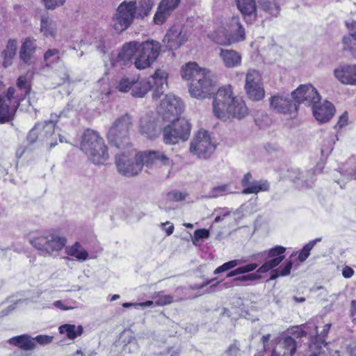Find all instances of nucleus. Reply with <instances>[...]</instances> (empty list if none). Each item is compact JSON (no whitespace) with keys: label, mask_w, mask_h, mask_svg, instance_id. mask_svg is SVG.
I'll return each mask as SVG.
<instances>
[{"label":"nucleus","mask_w":356,"mask_h":356,"mask_svg":"<svg viewBox=\"0 0 356 356\" xmlns=\"http://www.w3.org/2000/svg\"><path fill=\"white\" fill-rule=\"evenodd\" d=\"M169 158L160 151H148L136 154L134 152L122 153L115 157V164L118 172L127 177H134L141 171L145 165L153 166L168 165Z\"/></svg>","instance_id":"f257e3e1"},{"label":"nucleus","mask_w":356,"mask_h":356,"mask_svg":"<svg viewBox=\"0 0 356 356\" xmlns=\"http://www.w3.org/2000/svg\"><path fill=\"white\" fill-rule=\"evenodd\" d=\"M153 0H124L121 2L112 17V26L115 31L122 33L134 23L136 19H143L149 15Z\"/></svg>","instance_id":"f03ea898"},{"label":"nucleus","mask_w":356,"mask_h":356,"mask_svg":"<svg viewBox=\"0 0 356 356\" xmlns=\"http://www.w3.org/2000/svg\"><path fill=\"white\" fill-rule=\"evenodd\" d=\"M213 111L217 118L224 121L231 117L240 120L248 113L245 102L241 97L234 96L230 86L218 90L213 102Z\"/></svg>","instance_id":"7ed1b4c3"},{"label":"nucleus","mask_w":356,"mask_h":356,"mask_svg":"<svg viewBox=\"0 0 356 356\" xmlns=\"http://www.w3.org/2000/svg\"><path fill=\"white\" fill-rule=\"evenodd\" d=\"M181 78L191 81L189 92L195 98L204 99L214 93L215 82L209 70L202 69L195 62H189L181 67Z\"/></svg>","instance_id":"20e7f679"},{"label":"nucleus","mask_w":356,"mask_h":356,"mask_svg":"<svg viewBox=\"0 0 356 356\" xmlns=\"http://www.w3.org/2000/svg\"><path fill=\"white\" fill-rule=\"evenodd\" d=\"M168 74L163 70H156L153 75L147 79L135 80L132 79L131 95L135 97H143L149 90H152V98L159 99L168 87Z\"/></svg>","instance_id":"39448f33"},{"label":"nucleus","mask_w":356,"mask_h":356,"mask_svg":"<svg viewBox=\"0 0 356 356\" xmlns=\"http://www.w3.org/2000/svg\"><path fill=\"white\" fill-rule=\"evenodd\" d=\"M81 149L95 165H102L108 159L107 146L99 134L92 130L86 131L82 136Z\"/></svg>","instance_id":"423d86ee"},{"label":"nucleus","mask_w":356,"mask_h":356,"mask_svg":"<svg viewBox=\"0 0 356 356\" xmlns=\"http://www.w3.org/2000/svg\"><path fill=\"white\" fill-rule=\"evenodd\" d=\"M132 122V117L128 113L118 118L107 133L109 143L119 149L127 147L129 145V129Z\"/></svg>","instance_id":"0eeeda50"},{"label":"nucleus","mask_w":356,"mask_h":356,"mask_svg":"<svg viewBox=\"0 0 356 356\" xmlns=\"http://www.w3.org/2000/svg\"><path fill=\"white\" fill-rule=\"evenodd\" d=\"M29 243L38 251L40 255L49 257L54 252L61 250L65 245L66 239L54 233L45 232L30 236Z\"/></svg>","instance_id":"6e6552de"},{"label":"nucleus","mask_w":356,"mask_h":356,"mask_svg":"<svg viewBox=\"0 0 356 356\" xmlns=\"http://www.w3.org/2000/svg\"><path fill=\"white\" fill-rule=\"evenodd\" d=\"M137 56L135 57V66L138 69H145L151 65L158 58L161 45L155 40L138 42Z\"/></svg>","instance_id":"1a4fd4ad"},{"label":"nucleus","mask_w":356,"mask_h":356,"mask_svg":"<svg viewBox=\"0 0 356 356\" xmlns=\"http://www.w3.org/2000/svg\"><path fill=\"white\" fill-rule=\"evenodd\" d=\"M170 124L163 129V140L165 144L174 145L179 140H187L191 134V126L186 119L169 121Z\"/></svg>","instance_id":"9d476101"},{"label":"nucleus","mask_w":356,"mask_h":356,"mask_svg":"<svg viewBox=\"0 0 356 356\" xmlns=\"http://www.w3.org/2000/svg\"><path fill=\"white\" fill-rule=\"evenodd\" d=\"M285 251V248L277 245L268 250L252 254L250 260L264 262L258 268L257 273H265L279 266L284 259Z\"/></svg>","instance_id":"9b49d317"},{"label":"nucleus","mask_w":356,"mask_h":356,"mask_svg":"<svg viewBox=\"0 0 356 356\" xmlns=\"http://www.w3.org/2000/svg\"><path fill=\"white\" fill-rule=\"evenodd\" d=\"M216 149L207 131L200 130L191 142L190 152L199 159L209 158Z\"/></svg>","instance_id":"f8f14e48"},{"label":"nucleus","mask_w":356,"mask_h":356,"mask_svg":"<svg viewBox=\"0 0 356 356\" xmlns=\"http://www.w3.org/2000/svg\"><path fill=\"white\" fill-rule=\"evenodd\" d=\"M183 110L184 105L181 99L173 95L168 94L161 100L159 112L164 120L175 121L182 119L179 116Z\"/></svg>","instance_id":"ddd939ff"},{"label":"nucleus","mask_w":356,"mask_h":356,"mask_svg":"<svg viewBox=\"0 0 356 356\" xmlns=\"http://www.w3.org/2000/svg\"><path fill=\"white\" fill-rule=\"evenodd\" d=\"M291 97L297 107L300 104L312 106L314 104H318L321 98L317 90L312 84L300 85L291 92Z\"/></svg>","instance_id":"4468645a"},{"label":"nucleus","mask_w":356,"mask_h":356,"mask_svg":"<svg viewBox=\"0 0 356 356\" xmlns=\"http://www.w3.org/2000/svg\"><path fill=\"white\" fill-rule=\"evenodd\" d=\"M270 108L275 113L283 114H295L297 113V105L289 95H275L270 99Z\"/></svg>","instance_id":"2eb2a0df"},{"label":"nucleus","mask_w":356,"mask_h":356,"mask_svg":"<svg viewBox=\"0 0 356 356\" xmlns=\"http://www.w3.org/2000/svg\"><path fill=\"white\" fill-rule=\"evenodd\" d=\"M138 42L131 41L126 42L122 47L115 58L111 59V64L113 66L123 67L127 66L135 61V57L137 56Z\"/></svg>","instance_id":"dca6fc26"},{"label":"nucleus","mask_w":356,"mask_h":356,"mask_svg":"<svg viewBox=\"0 0 356 356\" xmlns=\"http://www.w3.org/2000/svg\"><path fill=\"white\" fill-rule=\"evenodd\" d=\"M15 92L14 87H9L6 94L0 95V124L10 121L13 110L18 108L14 106L13 97Z\"/></svg>","instance_id":"f3484780"},{"label":"nucleus","mask_w":356,"mask_h":356,"mask_svg":"<svg viewBox=\"0 0 356 356\" xmlns=\"http://www.w3.org/2000/svg\"><path fill=\"white\" fill-rule=\"evenodd\" d=\"M187 40L186 33L179 26H172L165 35L163 43L168 50L177 49Z\"/></svg>","instance_id":"a211bd4d"},{"label":"nucleus","mask_w":356,"mask_h":356,"mask_svg":"<svg viewBox=\"0 0 356 356\" xmlns=\"http://www.w3.org/2000/svg\"><path fill=\"white\" fill-rule=\"evenodd\" d=\"M241 184L244 188L242 194L257 193L260 191H267L269 190V184L267 181H257L252 179L250 172L246 173L241 180Z\"/></svg>","instance_id":"6ab92c4d"},{"label":"nucleus","mask_w":356,"mask_h":356,"mask_svg":"<svg viewBox=\"0 0 356 356\" xmlns=\"http://www.w3.org/2000/svg\"><path fill=\"white\" fill-rule=\"evenodd\" d=\"M296 341L291 337L281 339L274 346L270 356H293L296 350Z\"/></svg>","instance_id":"aec40b11"},{"label":"nucleus","mask_w":356,"mask_h":356,"mask_svg":"<svg viewBox=\"0 0 356 356\" xmlns=\"http://www.w3.org/2000/svg\"><path fill=\"white\" fill-rule=\"evenodd\" d=\"M312 108L314 118L321 123L329 121L335 111L333 104L328 101H325L323 104L320 101L318 104H314Z\"/></svg>","instance_id":"412c9836"},{"label":"nucleus","mask_w":356,"mask_h":356,"mask_svg":"<svg viewBox=\"0 0 356 356\" xmlns=\"http://www.w3.org/2000/svg\"><path fill=\"white\" fill-rule=\"evenodd\" d=\"M238 9L246 22L252 24L257 17V7L255 0H236Z\"/></svg>","instance_id":"4be33fe9"},{"label":"nucleus","mask_w":356,"mask_h":356,"mask_svg":"<svg viewBox=\"0 0 356 356\" xmlns=\"http://www.w3.org/2000/svg\"><path fill=\"white\" fill-rule=\"evenodd\" d=\"M180 0H162L154 15V21L156 24H163L167 17L179 5Z\"/></svg>","instance_id":"5701e85b"},{"label":"nucleus","mask_w":356,"mask_h":356,"mask_svg":"<svg viewBox=\"0 0 356 356\" xmlns=\"http://www.w3.org/2000/svg\"><path fill=\"white\" fill-rule=\"evenodd\" d=\"M36 49V40L31 38H26L19 49V58L20 60L27 65H31Z\"/></svg>","instance_id":"b1692460"},{"label":"nucleus","mask_w":356,"mask_h":356,"mask_svg":"<svg viewBox=\"0 0 356 356\" xmlns=\"http://www.w3.org/2000/svg\"><path fill=\"white\" fill-rule=\"evenodd\" d=\"M334 73L342 83L356 85V65L341 66L335 69Z\"/></svg>","instance_id":"393cba45"},{"label":"nucleus","mask_w":356,"mask_h":356,"mask_svg":"<svg viewBox=\"0 0 356 356\" xmlns=\"http://www.w3.org/2000/svg\"><path fill=\"white\" fill-rule=\"evenodd\" d=\"M318 337L317 336L314 339H311L307 356H334V355L340 356L337 350H335L334 353H333L328 347L327 343H323V341L318 340Z\"/></svg>","instance_id":"a878e982"},{"label":"nucleus","mask_w":356,"mask_h":356,"mask_svg":"<svg viewBox=\"0 0 356 356\" xmlns=\"http://www.w3.org/2000/svg\"><path fill=\"white\" fill-rule=\"evenodd\" d=\"M219 56L224 65L228 68H233L241 64V55L233 49H220Z\"/></svg>","instance_id":"bb28decb"},{"label":"nucleus","mask_w":356,"mask_h":356,"mask_svg":"<svg viewBox=\"0 0 356 356\" xmlns=\"http://www.w3.org/2000/svg\"><path fill=\"white\" fill-rule=\"evenodd\" d=\"M313 173L309 171L301 172L299 169H291L289 171V179L298 186L304 188L311 187Z\"/></svg>","instance_id":"cd10ccee"},{"label":"nucleus","mask_w":356,"mask_h":356,"mask_svg":"<svg viewBox=\"0 0 356 356\" xmlns=\"http://www.w3.org/2000/svg\"><path fill=\"white\" fill-rule=\"evenodd\" d=\"M346 25L350 30V35L343 38V49L349 51L354 58H356V22L347 23Z\"/></svg>","instance_id":"c85d7f7f"},{"label":"nucleus","mask_w":356,"mask_h":356,"mask_svg":"<svg viewBox=\"0 0 356 356\" xmlns=\"http://www.w3.org/2000/svg\"><path fill=\"white\" fill-rule=\"evenodd\" d=\"M331 327V324L327 323L325 324L323 326V329L320 334L318 333V327L314 322H308L305 325V330H303V335H309L311 339H314L316 337H318V340L321 341L325 343V337H326L327 334L328 333Z\"/></svg>","instance_id":"c756f323"},{"label":"nucleus","mask_w":356,"mask_h":356,"mask_svg":"<svg viewBox=\"0 0 356 356\" xmlns=\"http://www.w3.org/2000/svg\"><path fill=\"white\" fill-rule=\"evenodd\" d=\"M17 87L20 91L19 94H14V106L15 107H18L19 106L20 102L22 101L25 96L29 93L31 90V86L27 81L26 76H19L17 81Z\"/></svg>","instance_id":"7c9ffc66"},{"label":"nucleus","mask_w":356,"mask_h":356,"mask_svg":"<svg viewBox=\"0 0 356 356\" xmlns=\"http://www.w3.org/2000/svg\"><path fill=\"white\" fill-rule=\"evenodd\" d=\"M8 342L10 344L17 346L24 350H31L35 348L34 339L28 334L12 337L8 340Z\"/></svg>","instance_id":"2f4dec72"},{"label":"nucleus","mask_w":356,"mask_h":356,"mask_svg":"<svg viewBox=\"0 0 356 356\" xmlns=\"http://www.w3.org/2000/svg\"><path fill=\"white\" fill-rule=\"evenodd\" d=\"M258 7L272 17H277L280 13V6L276 0H257Z\"/></svg>","instance_id":"473e14b6"},{"label":"nucleus","mask_w":356,"mask_h":356,"mask_svg":"<svg viewBox=\"0 0 356 356\" xmlns=\"http://www.w3.org/2000/svg\"><path fill=\"white\" fill-rule=\"evenodd\" d=\"M92 44L97 51L103 55L106 54L112 48V42L110 37L106 34L101 33L97 35Z\"/></svg>","instance_id":"72a5a7b5"},{"label":"nucleus","mask_w":356,"mask_h":356,"mask_svg":"<svg viewBox=\"0 0 356 356\" xmlns=\"http://www.w3.org/2000/svg\"><path fill=\"white\" fill-rule=\"evenodd\" d=\"M140 131L143 135L150 139L155 138L160 133V130L157 128L154 122L147 120L145 118L140 120Z\"/></svg>","instance_id":"f704fd0d"},{"label":"nucleus","mask_w":356,"mask_h":356,"mask_svg":"<svg viewBox=\"0 0 356 356\" xmlns=\"http://www.w3.org/2000/svg\"><path fill=\"white\" fill-rule=\"evenodd\" d=\"M17 52V41L10 39L2 51L1 56L3 58V65L5 67L10 66L13 63V59L15 58Z\"/></svg>","instance_id":"c9c22d12"},{"label":"nucleus","mask_w":356,"mask_h":356,"mask_svg":"<svg viewBox=\"0 0 356 356\" xmlns=\"http://www.w3.org/2000/svg\"><path fill=\"white\" fill-rule=\"evenodd\" d=\"M56 124L53 120L36 124L39 131V138L42 140H48L54 133Z\"/></svg>","instance_id":"e433bc0d"},{"label":"nucleus","mask_w":356,"mask_h":356,"mask_svg":"<svg viewBox=\"0 0 356 356\" xmlns=\"http://www.w3.org/2000/svg\"><path fill=\"white\" fill-rule=\"evenodd\" d=\"M230 29L235 41H242L245 38V29L242 26L238 16H234L230 21Z\"/></svg>","instance_id":"4c0bfd02"},{"label":"nucleus","mask_w":356,"mask_h":356,"mask_svg":"<svg viewBox=\"0 0 356 356\" xmlns=\"http://www.w3.org/2000/svg\"><path fill=\"white\" fill-rule=\"evenodd\" d=\"M60 334H65L70 339H74L83 334V328L81 325L64 324L59 327Z\"/></svg>","instance_id":"58836bf2"},{"label":"nucleus","mask_w":356,"mask_h":356,"mask_svg":"<svg viewBox=\"0 0 356 356\" xmlns=\"http://www.w3.org/2000/svg\"><path fill=\"white\" fill-rule=\"evenodd\" d=\"M40 31L46 37L54 36L56 32L54 22L47 16H42Z\"/></svg>","instance_id":"ea45409f"},{"label":"nucleus","mask_w":356,"mask_h":356,"mask_svg":"<svg viewBox=\"0 0 356 356\" xmlns=\"http://www.w3.org/2000/svg\"><path fill=\"white\" fill-rule=\"evenodd\" d=\"M245 90L248 98L254 102L261 100L265 96L263 84L245 88Z\"/></svg>","instance_id":"a19ab883"},{"label":"nucleus","mask_w":356,"mask_h":356,"mask_svg":"<svg viewBox=\"0 0 356 356\" xmlns=\"http://www.w3.org/2000/svg\"><path fill=\"white\" fill-rule=\"evenodd\" d=\"M66 251L68 255L74 257L79 260L85 261L88 257L87 251L78 242L75 243L72 246L67 248Z\"/></svg>","instance_id":"79ce46f5"},{"label":"nucleus","mask_w":356,"mask_h":356,"mask_svg":"<svg viewBox=\"0 0 356 356\" xmlns=\"http://www.w3.org/2000/svg\"><path fill=\"white\" fill-rule=\"evenodd\" d=\"M262 84L263 82L260 73L255 70H249L246 74L244 88Z\"/></svg>","instance_id":"37998d69"},{"label":"nucleus","mask_w":356,"mask_h":356,"mask_svg":"<svg viewBox=\"0 0 356 356\" xmlns=\"http://www.w3.org/2000/svg\"><path fill=\"white\" fill-rule=\"evenodd\" d=\"M43 58L46 65L51 66L60 60L61 54L58 49H49L45 51Z\"/></svg>","instance_id":"c03bdc74"},{"label":"nucleus","mask_w":356,"mask_h":356,"mask_svg":"<svg viewBox=\"0 0 356 356\" xmlns=\"http://www.w3.org/2000/svg\"><path fill=\"white\" fill-rule=\"evenodd\" d=\"M293 263L291 261H287L284 266H280L277 268L271 271L270 280H273L280 276L289 275L292 268Z\"/></svg>","instance_id":"a18cd8bd"},{"label":"nucleus","mask_w":356,"mask_h":356,"mask_svg":"<svg viewBox=\"0 0 356 356\" xmlns=\"http://www.w3.org/2000/svg\"><path fill=\"white\" fill-rule=\"evenodd\" d=\"M260 274L261 273H257V270L255 273L236 277L232 280V284L236 286H241L243 285V283L244 282L259 280L261 277Z\"/></svg>","instance_id":"49530a36"},{"label":"nucleus","mask_w":356,"mask_h":356,"mask_svg":"<svg viewBox=\"0 0 356 356\" xmlns=\"http://www.w3.org/2000/svg\"><path fill=\"white\" fill-rule=\"evenodd\" d=\"M244 262H245V261H243L242 259H234V260H232V261L225 262V264H223L222 266L218 267L214 270V274H218V273H220L222 272H225V271L229 270L237 266L241 265Z\"/></svg>","instance_id":"de8ad7c7"},{"label":"nucleus","mask_w":356,"mask_h":356,"mask_svg":"<svg viewBox=\"0 0 356 356\" xmlns=\"http://www.w3.org/2000/svg\"><path fill=\"white\" fill-rule=\"evenodd\" d=\"M254 122L260 129H264L270 124L271 119L266 113H261L255 118Z\"/></svg>","instance_id":"09e8293b"},{"label":"nucleus","mask_w":356,"mask_h":356,"mask_svg":"<svg viewBox=\"0 0 356 356\" xmlns=\"http://www.w3.org/2000/svg\"><path fill=\"white\" fill-rule=\"evenodd\" d=\"M131 84L132 79L124 77L119 81L117 88L120 92H126L131 90Z\"/></svg>","instance_id":"8fccbe9b"},{"label":"nucleus","mask_w":356,"mask_h":356,"mask_svg":"<svg viewBox=\"0 0 356 356\" xmlns=\"http://www.w3.org/2000/svg\"><path fill=\"white\" fill-rule=\"evenodd\" d=\"M186 193L179 191H172L167 194V199L170 201H181L186 198Z\"/></svg>","instance_id":"3c124183"},{"label":"nucleus","mask_w":356,"mask_h":356,"mask_svg":"<svg viewBox=\"0 0 356 356\" xmlns=\"http://www.w3.org/2000/svg\"><path fill=\"white\" fill-rule=\"evenodd\" d=\"M209 235V231L206 229H199L195 230L193 238V244L196 245V242L200 239L208 238Z\"/></svg>","instance_id":"603ef678"},{"label":"nucleus","mask_w":356,"mask_h":356,"mask_svg":"<svg viewBox=\"0 0 356 356\" xmlns=\"http://www.w3.org/2000/svg\"><path fill=\"white\" fill-rule=\"evenodd\" d=\"M174 302V297L170 295L159 294L158 298L156 301L157 305H166Z\"/></svg>","instance_id":"864d4df0"},{"label":"nucleus","mask_w":356,"mask_h":356,"mask_svg":"<svg viewBox=\"0 0 356 356\" xmlns=\"http://www.w3.org/2000/svg\"><path fill=\"white\" fill-rule=\"evenodd\" d=\"M53 337L49 336V335H38L35 338H33L34 339V343H38V344L41 346H45L47 344H49L53 341Z\"/></svg>","instance_id":"5fc2aeb1"},{"label":"nucleus","mask_w":356,"mask_h":356,"mask_svg":"<svg viewBox=\"0 0 356 356\" xmlns=\"http://www.w3.org/2000/svg\"><path fill=\"white\" fill-rule=\"evenodd\" d=\"M47 9L54 10L56 7L61 6L65 2V0H42Z\"/></svg>","instance_id":"6e6d98bb"},{"label":"nucleus","mask_w":356,"mask_h":356,"mask_svg":"<svg viewBox=\"0 0 356 356\" xmlns=\"http://www.w3.org/2000/svg\"><path fill=\"white\" fill-rule=\"evenodd\" d=\"M213 193H215V196L223 195L226 193H232L229 189V186L227 184H224L215 187L213 190Z\"/></svg>","instance_id":"4d7b16f0"},{"label":"nucleus","mask_w":356,"mask_h":356,"mask_svg":"<svg viewBox=\"0 0 356 356\" xmlns=\"http://www.w3.org/2000/svg\"><path fill=\"white\" fill-rule=\"evenodd\" d=\"M312 249V244H306L302 249L301 250L299 255H298V259L300 261H305L307 257L309 256L310 250Z\"/></svg>","instance_id":"13d9d810"},{"label":"nucleus","mask_w":356,"mask_h":356,"mask_svg":"<svg viewBox=\"0 0 356 356\" xmlns=\"http://www.w3.org/2000/svg\"><path fill=\"white\" fill-rule=\"evenodd\" d=\"M38 138H39V131L38 129H36L35 124V127L28 134L26 139L30 144H32L37 140Z\"/></svg>","instance_id":"bf43d9fd"},{"label":"nucleus","mask_w":356,"mask_h":356,"mask_svg":"<svg viewBox=\"0 0 356 356\" xmlns=\"http://www.w3.org/2000/svg\"><path fill=\"white\" fill-rule=\"evenodd\" d=\"M111 94V88L108 82H104L102 88L100 89V95L102 100H106L108 95Z\"/></svg>","instance_id":"052dcab7"},{"label":"nucleus","mask_w":356,"mask_h":356,"mask_svg":"<svg viewBox=\"0 0 356 356\" xmlns=\"http://www.w3.org/2000/svg\"><path fill=\"white\" fill-rule=\"evenodd\" d=\"M214 42L220 45H229L231 43L230 39L226 35H220L217 34L214 37Z\"/></svg>","instance_id":"680f3d73"},{"label":"nucleus","mask_w":356,"mask_h":356,"mask_svg":"<svg viewBox=\"0 0 356 356\" xmlns=\"http://www.w3.org/2000/svg\"><path fill=\"white\" fill-rule=\"evenodd\" d=\"M181 353V348L179 346H175L168 348L166 352L160 353L158 355H165L166 354L170 353V356H179Z\"/></svg>","instance_id":"e2e57ef3"},{"label":"nucleus","mask_w":356,"mask_h":356,"mask_svg":"<svg viewBox=\"0 0 356 356\" xmlns=\"http://www.w3.org/2000/svg\"><path fill=\"white\" fill-rule=\"evenodd\" d=\"M215 279H210V280H207L205 281H204L201 284H192L189 286V288L192 290H197V289H203L204 286L209 285V284L212 283V282Z\"/></svg>","instance_id":"0e129e2a"},{"label":"nucleus","mask_w":356,"mask_h":356,"mask_svg":"<svg viewBox=\"0 0 356 356\" xmlns=\"http://www.w3.org/2000/svg\"><path fill=\"white\" fill-rule=\"evenodd\" d=\"M239 352V348L236 343H233L226 350L225 355L228 356H236Z\"/></svg>","instance_id":"69168bd1"},{"label":"nucleus","mask_w":356,"mask_h":356,"mask_svg":"<svg viewBox=\"0 0 356 356\" xmlns=\"http://www.w3.org/2000/svg\"><path fill=\"white\" fill-rule=\"evenodd\" d=\"M161 227L165 231L167 236H170L173 233L174 225L172 223L168 221L166 222H162L161 223Z\"/></svg>","instance_id":"338daca9"},{"label":"nucleus","mask_w":356,"mask_h":356,"mask_svg":"<svg viewBox=\"0 0 356 356\" xmlns=\"http://www.w3.org/2000/svg\"><path fill=\"white\" fill-rule=\"evenodd\" d=\"M347 351L350 356H356V341L349 343L347 347Z\"/></svg>","instance_id":"774afa93"}]
</instances>
